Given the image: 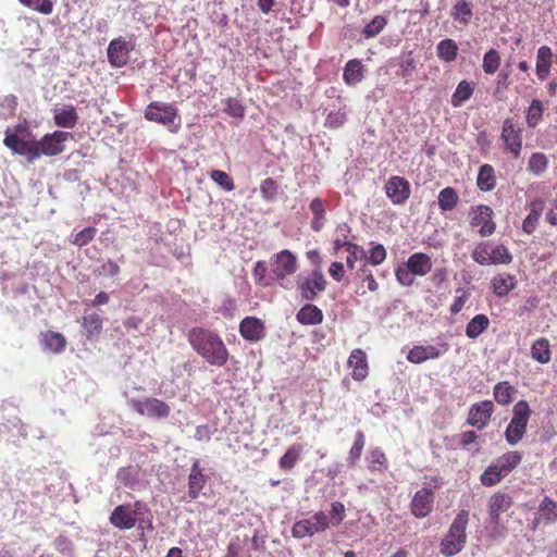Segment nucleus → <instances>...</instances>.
Returning a JSON list of instances; mask_svg holds the SVG:
<instances>
[{"instance_id":"nucleus-1","label":"nucleus","mask_w":557,"mask_h":557,"mask_svg":"<svg viewBox=\"0 0 557 557\" xmlns=\"http://www.w3.org/2000/svg\"><path fill=\"white\" fill-rule=\"evenodd\" d=\"M187 341L197 355L210 366L224 367L227 363L228 349L216 332L203 326H194L187 332Z\"/></svg>"},{"instance_id":"nucleus-2","label":"nucleus","mask_w":557,"mask_h":557,"mask_svg":"<svg viewBox=\"0 0 557 557\" xmlns=\"http://www.w3.org/2000/svg\"><path fill=\"white\" fill-rule=\"evenodd\" d=\"M3 145L18 156L33 163L39 159L38 145L35 136L25 124H17L4 132Z\"/></svg>"},{"instance_id":"nucleus-3","label":"nucleus","mask_w":557,"mask_h":557,"mask_svg":"<svg viewBox=\"0 0 557 557\" xmlns=\"http://www.w3.org/2000/svg\"><path fill=\"white\" fill-rule=\"evenodd\" d=\"M523 454L519 450H508L493 461L481 474L480 481L484 486H494L516 470L522 462Z\"/></svg>"},{"instance_id":"nucleus-4","label":"nucleus","mask_w":557,"mask_h":557,"mask_svg":"<svg viewBox=\"0 0 557 557\" xmlns=\"http://www.w3.org/2000/svg\"><path fill=\"white\" fill-rule=\"evenodd\" d=\"M468 522L469 511L465 509L460 510L440 543V552L442 555L451 557L463 549L467 542Z\"/></svg>"},{"instance_id":"nucleus-5","label":"nucleus","mask_w":557,"mask_h":557,"mask_svg":"<svg viewBox=\"0 0 557 557\" xmlns=\"http://www.w3.org/2000/svg\"><path fill=\"white\" fill-rule=\"evenodd\" d=\"M432 259L424 252H414L395 270L396 281L405 287L412 286L416 276H425L432 270Z\"/></svg>"},{"instance_id":"nucleus-6","label":"nucleus","mask_w":557,"mask_h":557,"mask_svg":"<svg viewBox=\"0 0 557 557\" xmlns=\"http://www.w3.org/2000/svg\"><path fill=\"white\" fill-rule=\"evenodd\" d=\"M531 413L527 400H519L513 406L512 417L505 430V440L509 445L515 446L524 437Z\"/></svg>"},{"instance_id":"nucleus-7","label":"nucleus","mask_w":557,"mask_h":557,"mask_svg":"<svg viewBox=\"0 0 557 557\" xmlns=\"http://www.w3.org/2000/svg\"><path fill=\"white\" fill-rule=\"evenodd\" d=\"M471 257L480 265L509 264L512 261V256L506 246L494 245L490 240L478 243Z\"/></svg>"},{"instance_id":"nucleus-8","label":"nucleus","mask_w":557,"mask_h":557,"mask_svg":"<svg viewBox=\"0 0 557 557\" xmlns=\"http://www.w3.org/2000/svg\"><path fill=\"white\" fill-rule=\"evenodd\" d=\"M500 141L503 152L517 160L521 157L523 148V128L520 123L512 117L503 121L500 131Z\"/></svg>"},{"instance_id":"nucleus-9","label":"nucleus","mask_w":557,"mask_h":557,"mask_svg":"<svg viewBox=\"0 0 557 557\" xmlns=\"http://www.w3.org/2000/svg\"><path fill=\"white\" fill-rule=\"evenodd\" d=\"M145 117L168 127L171 133H177L181 128L178 109L171 103L153 101L145 110Z\"/></svg>"},{"instance_id":"nucleus-10","label":"nucleus","mask_w":557,"mask_h":557,"mask_svg":"<svg viewBox=\"0 0 557 557\" xmlns=\"http://www.w3.org/2000/svg\"><path fill=\"white\" fill-rule=\"evenodd\" d=\"M145 511H148L147 505L143 500H136L134 504H124L116 506L110 515V523L120 530H129L134 528L141 519Z\"/></svg>"},{"instance_id":"nucleus-11","label":"nucleus","mask_w":557,"mask_h":557,"mask_svg":"<svg viewBox=\"0 0 557 557\" xmlns=\"http://www.w3.org/2000/svg\"><path fill=\"white\" fill-rule=\"evenodd\" d=\"M330 524L331 520L329 516L324 511L319 510L309 518L295 522L292 528V535L295 539L313 536L326 531L330 528Z\"/></svg>"},{"instance_id":"nucleus-12","label":"nucleus","mask_w":557,"mask_h":557,"mask_svg":"<svg viewBox=\"0 0 557 557\" xmlns=\"http://www.w3.org/2000/svg\"><path fill=\"white\" fill-rule=\"evenodd\" d=\"M469 219L470 226L478 228V233L482 237H488L496 231L494 211L490 206L478 205L471 207L469 211Z\"/></svg>"},{"instance_id":"nucleus-13","label":"nucleus","mask_w":557,"mask_h":557,"mask_svg":"<svg viewBox=\"0 0 557 557\" xmlns=\"http://www.w3.org/2000/svg\"><path fill=\"white\" fill-rule=\"evenodd\" d=\"M127 405L140 416L148 418L164 419L170 416V406L158 398L149 397L144 400L128 398Z\"/></svg>"},{"instance_id":"nucleus-14","label":"nucleus","mask_w":557,"mask_h":557,"mask_svg":"<svg viewBox=\"0 0 557 557\" xmlns=\"http://www.w3.org/2000/svg\"><path fill=\"white\" fill-rule=\"evenodd\" d=\"M272 275L277 281H283L298 270L297 257L288 249L274 253L270 260Z\"/></svg>"},{"instance_id":"nucleus-15","label":"nucleus","mask_w":557,"mask_h":557,"mask_svg":"<svg viewBox=\"0 0 557 557\" xmlns=\"http://www.w3.org/2000/svg\"><path fill=\"white\" fill-rule=\"evenodd\" d=\"M326 280L320 269L313 270L308 276L299 275L297 288L305 300H314L319 293L326 288Z\"/></svg>"},{"instance_id":"nucleus-16","label":"nucleus","mask_w":557,"mask_h":557,"mask_svg":"<svg viewBox=\"0 0 557 557\" xmlns=\"http://www.w3.org/2000/svg\"><path fill=\"white\" fill-rule=\"evenodd\" d=\"M72 138V134L62 131L46 134L37 140L39 158L41 156L53 157L64 151V143Z\"/></svg>"},{"instance_id":"nucleus-17","label":"nucleus","mask_w":557,"mask_h":557,"mask_svg":"<svg viewBox=\"0 0 557 557\" xmlns=\"http://www.w3.org/2000/svg\"><path fill=\"white\" fill-rule=\"evenodd\" d=\"M449 349L446 342L437 345H414L407 354V360L413 364H420L431 359H438Z\"/></svg>"},{"instance_id":"nucleus-18","label":"nucleus","mask_w":557,"mask_h":557,"mask_svg":"<svg viewBox=\"0 0 557 557\" xmlns=\"http://www.w3.org/2000/svg\"><path fill=\"white\" fill-rule=\"evenodd\" d=\"M384 189L387 198L396 206L405 205L411 195L409 181L398 175L391 176Z\"/></svg>"},{"instance_id":"nucleus-19","label":"nucleus","mask_w":557,"mask_h":557,"mask_svg":"<svg viewBox=\"0 0 557 557\" xmlns=\"http://www.w3.org/2000/svg\"><path fill=\"white\" fill-rule=\"evenodd\" d=\"M494 410L492 400L475 403L469 409L467 423L478 430H483L488 425Z\"/></svg>"},{"instance_id":"nucleus-20","label":"nucleus","mask_w":557,"mask_h":557,"mask_svg":"<svg viewBox=\"0 0 557 557\" xmlns=\"http://www.w3.org/2000/svg\"><path fill=\"white\" fill-rule=\"evenodd\" d=\"M433 506L434 493L431 488L423 487L414 493L410 503V510L416 518H424L432 512Z\"/></svg>"},{"instance_id":"nucleus-21","label":"nucleus","mask_w":557,"mask_h":557,"mask_svg":"<svg viewBox=\"0 0 557 557\" xmlns=\"http://www.w3.org/2000/svg\"><path fill=\"white\" fill-rule=\"evenodd\" d=\"M239 334L248 342H259L265 336L264 322L256 317H246L239 323Z\"/></svg>"},{"instance_id":"nucleus-22","label":"nucleus","mask_w":557,"mask_h":557,"mask_svg":"<svg viewBox=\"0 0 557 557\" xmlns=\"http://www.w3.org/2000/svg\"><path fill=\"white\" fill-rule=\"evenodd\" d=\"M208 482V476L203 472V468L200 466L199 460H194L188 475V497L190 500H195L199 497L200 493L205 488Z\"/></svg>"},{"instance_id":"nucleus-23","label":"nucleus","mask_w":557,"mask_h":557,"mask_svg":"<svg viewBox=\"0 0 557 557\" xmlns=\"http://www.w3.org/2000/svg\"><path fill=\"white\" fill-rule=\"evenodd\" d=\"M512 505L513 499L508 493H494L488 500V513L491 521L495 524H498L500 520V515L509 510Z\"/></svg>"},{"instance_id":"nucleus-24","label":"nucleus","mask_w":557,"mask_h":557,"mask_svg":"<svg viewBox=\"0 0 557 557\" xmlns=\"http://www.w3.org/2000/svg\"><path fill=\"white\" fill-rule=\"evenodd\" d=\"M131 48L123 38L113 39L108 47V60L112 66L122 67L129 59Z\"/></svg>"},{"instance_id":"nucleus-25","label":"nucleus","mask_w":557,"mask_h":557,"mask_svg":"<svg viewBox=\"0 0 557 557\" xmlns=\"http://www.w3.org/2000/svg\"><path fill=\"white\" fill-rule=\"evenodd\" d=\"M347 366L352 370L351 376L355 381H363L369 374L367 355L360 348H356L350 352Z\"/></svg>"},{"instance_id":"nucleus-26","label":"nucleus","mask_w":557,"mask_h":557,"mask_svg":"<svg viewBox=\"0 0 557 557\" xmlns=\"http://www.w3.org/2000/svg\"><path fill=\"white\" fill-rule=\"evenodd\" d=\"M553 51L548 46H541L537 49L535 73L540 81H545L553 65Z\"/></svg>"},{"instance_id":"nucleus-27","label":"nucleus","mask_w":557,"mask_h":557,"mask_svg":"<svg viewBox=\"0 0 557 557\" xmlns=\"http://www.w3.org/2000/svg\"><path fill=\"white\" fill-rule=\"evenodd\" d=\"M517 284L518 282L516 276L509 273L497 274L491 281L493 293L500 298L507 296L512 289H515Z\"/></svg>"},{"instance_id":"nucleus-28","label":"nucleus","mask_w":557,"mask_h":557,"mask_svg":"<svg viewBox=\"0 0 557 557\" xmlns=\"http://www.w3.org/2000/svg\"><path fill=\"white\" fill-rule=\"evenodd\" d=\"M450 16L463 26H467L473 16V5L469 0H456L451 7Z\"/></svg>"},{"instance_id":"nucleus-29","label":"nucleus","mask_w":557,"mask_h":557,"mask_svg":"<svg viewBox=\"0 0 557 557\" xmlns=\"http://www.w3.org/2000/svg\"><path fill=\"white\" fill-rule=\"evenodd\" d=\"M54 123L59 127L73 128L78 122V114L73 106L54 109Z\"/></svg>"},{"instance_id":"nucleus-30","label":"nucleus","mask_w":557,"mask_h":557,"mask_svg":"<svg viewBox=\"0 0 557 557\" xmlns=\"http://www.w3.org/2000/svg\"><path fill=\"white\" fill-rule=\"evenodd\" d=\"M304 447L300 444L290 445L284 455L278 459V467L281 470L288 472L292 471L297 462L301 460Z\"/></svg>"},{"instance_id":"nucleus-31","label":"nucleus","mask_w":557,"mask_h":557,"mask_svg":"<svg viewBox=\"0 0 557 557\" xmlns=\"http://www.w3.org/2000/svg\"><path fill=\"white\" fill-rule=\"evenodd\" d=\"M363 77L364 66L362 62L358 59L349 60L344 67V82L349 86H354L360 83L363 79Z\"/></svg>"},{"instance_id":"nucleus-32","label":"nucleus","mask_w":557,"mask_h":557,"mask_svg":"<svg viewBox=\"0 0 557 557\" xmlns=\"http://www.w3.org/2000/svg\"><path fill=\"white\" fill-rule=\"evenodd\" d=\"M323 312L315 305H305L296 314L297 321L302 325H317L323 321Z\"/></svg>"},{"instance_id":"nucleus-33","label":"nucleus","mask_w":557,"mask_h":557,"mask_svg":"<svg viewBox=\"0 0 557 557\" xmlns=\"http://www.w3.org/2000/svg\"><path fill=\"white\" fill-rule=\"evenodd\" d=\"M497 178L494 168L485 163L479 169L476 186L482 191H491L496 187Z\"/></svg>"},{"instance_id":"nucleus-34","label":"nucleus","mask_w":557,"mask_h":557,"mask_svg":"<svg viewBox=\"0 0 557 557\" xmlns=\"http://www.w3.org/2000/svg\"><path fill=\"white\" fill-rule=\"evenodd\" d=\"M368 469L371 472L384 473L388 469V460L385 453L380 447L370 449L368 457Z\"/></svg>"},{"instance_id":"nucleus-35","label":"nucleus","mask_w":557,"mask_h":557,"mask_svg":"<svg viewBox=\"0 0 557 557\" xmlns=\"http://www.w3.org/2000/svg\"><path fill=\"white\" fill-rule=\"evenodd\" d=\"M309 208L313 215L311 221V228L314 232H320L323 228L325 222V201L319 197H315L311 200Z\"/></svg>"},{"instance_id":"nucleus-36","label":"nucleus","mask_w":557,"mask_h":557,"mask_svg":"<svg viewBox=\"0 0 557 557\" xmlns=\"http://www.w3.org/2000/svg\"><path fill=\"white\" fill-rule=\"evenodd\" d=\"M531 357L535 361L546 364L552 359L550 343L547 338H537L531 346Z\"/></svg>"},{"instance_id":"nucleus-37","label":"nucleus","mask_w":557,"mask_h":557,"mask_svg":"<svg viewBox=\"0 0 557 557\" xmlns=\"http://www.w3.org/2000/svg\"><path fill=\"white\" fill-rule=\"evenodd\" d=\"M41 343L46 349L54 354L62 352L66 346L65 337L61 333L54 331H47L42 333Z\"/></svg>"},{"instance_id":"nucleus-38","label":"nucleus","mask_w":557,"mask_h":557,"mask_svg":"<svg viewBox=\"0 0 557 557\" xmlns=\"http://www.w3.org/2000/svg\"><path fill=\"white\" fill-rule=\"evenodd\" d=\"M366 445V435L362 431H357L355 434L354 443L348 451L347 463L350 468H355L358 466V462L361 458L363 448Z\"/></svg>"},{"instance_id":"nucleus-39","label":"nucleus","mask_w":557,"mask_h":557,"mask_svg":"<svg viewBox=\"0 0 557 557\" xmlns=\"http://www.w3.org/2000/svg\"><path fill=\"white\" fill-rule=\"evenodd\" d=\"M490 326V319L485 314L474 315L466 326V335L469 338L479 337Z\"/></svg>"},{"instance_id":"nucleus-40","label":"nucleus","mask_w":557,"mask_h":557,"mask_svg":"<svg viewBox=\"0 0 557 557\" xmlns=\"http://www.w3.org/2000/svg\"><path fill=\"white\" fill-rule=\"evenodd\" d=\"M350 232L351 228L347 223H342L337 225L336 237L333 240L334 253H337L339 250L345 248L356 249L354 247V243L348 239Z\"/></svg>"},{"instance_id":"nucleus-41","label":"nucleus","mask_w":557,"mask_h":557,"mask_svg":"<svg viewBox=\"0 0 557 557\" xmlns=\"http://www.w3.org/2000/svg\"><path fill=\"white\" fill-rule=\"evenodd\" d=\"M437 199L438 207L444 212L454 210L459 202V196L453 187L443 188L440 191Z\"/></svg>"},{"instance_id":"nucleus-42","label":"nucleus","mask_w":557,"mask_h":557,"mask_svg":"<svg viewBox=\"0 0 557 557\" xmlns=\"http://www.w3.org/2000/svg\"><path fill=\"white\" fill-rule=\"evenodd\" d=\"M515 393L516 388L507 381L497 383L493 389L495 400L503 406H507L512 401V396Z\"/></svg>"},{"instance_id":"nucleus-43","label":"nucleus","mask_w":557,"mask_h":557,"mask_svg":"<svg viewBox=\"0 0 557 557\" xmlns=\"http://www.w3.org/2000/svg\"><path fill=\"white\" fill-rule=\"evenodd\" d=\"M548 158L543 152H533L528 160L527 170L534 176L542 175L548 168Z\"/></svg>"},{"instance_id":"nucleus-44","label":"nucleus","mask_w":557,"mask_h":557,"mask_svg":"<svg viewBox=\"0 0 557 557\" xmlns=\"http://www.w3.org/2000/svg\"><path fill=\"white\" fill-rule=\"evenodd\" d=\"M544 104L539 99H533L527 110L525 122L531 128H535L543 120Z\"/></svg>"},{"instance_id":"nucleus-45","label":"nucleus","mask_w":557,"mask_h":557,"mask_svg":"<svg viewBox=\"0 0 557 557\" xmlns=\"http://www.w3.org/2000/svg\"><path fill=\"white\" fill-rule=\"evenodd\" d=\"M473 91L474 88L471 83L461 81L451 96V106L455 108L462 106L467 100L471 98Z\"/></svg>"},{"instance_id":"nucleus-46","label":"nucleus","mask_w":557,"mask_h":557,"mask_svg":"<svg viewBox=\"0 0 557 557\" xmlns=\"http://www.w3.org/2000/svg\"><path fill=\"white\" fill-rule=\"evenodd\" d=\"M458 46L449 38L443 39L437 44V57L445 61L451 62L457 58Z\"/></svg>"},{"instance_id":"nucleus-47","label":"nucleus","mask_w":557,"mask_h":557,"mask_svg":"<svg viewBox=\"0 0 557 557\" xmlns=\"http://www.w3.org/2000/svg\"><path fill=\"white\" fill-rule=\"evenodd\" d=\"M539 513L546 523H554L557 520V503L545 496L540 504Z\"/></svg>"},{"instance_id":"nucleus-48","label":"nucleus","mask_w":557,"mask_h":557,"mask_svg":"<svg viewBox=\"0 0 557 557\" xmlns=\"http://www.w3.org/2000/svg\"><path fill=\"white\" fill-rule=\"evenodd\" d=\"M500 66V54L496 49H490L485 52L482 62V69L485 74H495Z\"/></svg>"},{"instance_id":"nucleus-49","label":"nucleus","mask_w":557,"mask_h":557,"mask_svg":"<svg viewBox=\"0 0 557 557\" xmlns=\"http://www.w3.org/2000/svg\"><path fill=\"white\" fill-rule=\"evenodd\" d=\"M83 326L87 332V338L90 339L99 335L102 330V319L98 313H90L83 318Z\"/></svg>"},{"instance_id":"nucleus-50","label":"nucleus","mask_w":557,"mask_h":557,"mask_svg":"<svg viewBox=\"0 0 557 557\" xmlns=\"http://www.w3.org/2000/svg\"><path fill=\"white\" fill-rule=\"evenodd\" d=\"M386 24H387V21L384 16L376 15L371 20V22H369L364 26V28L362 30V35L366 38H373L383 30V28L385 27Z\"/></svg>"},{"instance_id":"nucleus-51","label":"nucleus","mask_w":557,"mask_h":557,"mask_svg":"<svg viewBox=\"0 0 557 557\" xmlns=\"http://www.w3.org/2000/svg\"><path fill=\"white\" fill-rule=\"evenodd\" d=\"M211 180L226 191H232L235 188L233 178L224 171L212 170L210 172Z\"/></svg>"},{"instance_id":"nucleus-52","label":"nucleus","mask_w":557,"mask_h":557,"mask_svg":"<svg viewBox=\"0 0 557 557\" xmlns=\"http://www.w3.org/2000/svg\"><path fill=\"white\" fill-rule=\"evenodd\" d=\"M23 5L48 15L53 11V2L51 0H18Z\"/></svg>"},{"instance_id":"nucleus-53","label":"nucleus","mask_w":557,"mask_h":557,"mask_svg":"<svg viewBox=\"0 0 557 557\" xmlns=\"http://www.w3.org/2000/svg\"><path fill=\"white\" fill-rule=\"evenodd\" d=\"M277 190H278V185L271 177L263 180L260 184L261 196L263 199H265L268 201L274 200L276 198Z\"/></svg>"},{"instance_id":"nucleus-54","label":"nucleus","mask_w":557,"mask_h":557,"mask_svg":"<svg viewBox=\"0 0 557 557\" xmlns=\"http://www.w3.org/2000/svg\"><path fill=\"white\" fill-rule=\"evenodd\" d=\"M267 272H268V268H267L265 262L264 261H257L255 267H253V270H252V275H253V278H255V283L258 286H261V287L270 286L271 283H270V281L267 277Z\"/></svg>"},{"instance_id":"nucleus-55","label":"nucleus","mask_w":557,"mask_h":557,"mask_svg":"<svg viewBox=\"0 0 557 557\" xmlns=\"http://www.w3.org/2000/svg\"><path fill=\"white\" fill-rule=\"evenodd\" d=\"M387 252L382 244H375L369 250V255L366 256L367 261L372 265H379L386 259Z\"/></svg>"},{"instance_id":"nucleus-56","label":"nucleus","mask_w":557,"mask_h":557,"mask_svg":"<svg viewBox=\"0 0 557 557\" xmlns=\"http://www.w3.org/2000/svg\"><path fill=\"white\" fill-rule=\"evenodd\" d=\"M97 234V228L89 226L85 227L81 232H78L75 236L72 243L77 247H83L89 244L91 240H94L95 236Z\"/></svg>"},{"instance_id":"nucleus-57","label":"nucleus","mask_w":557,"mask_h":557,"mask_svg":"<svg viewBox=\"0 0 557 557\" xmlns=\"http://www.w3.org/2000/svg\"><path fill=\"white\" fill-rule=\"evenodd\" d=\"M347 121V115L344 111L330 112L325 119L324 125L327 128H338Z\"/></svg>"},{"instance_id":"nucleus-58","label":"nucleus","mask_w":557,"mask_h":557,"mask_svg":"<svg viewBox=\"0 0 557 557\" xmlns=\"http://www.w3.org/2000/svg\"><path fill=\"white\" fill-rule=\"evenodd\" d=\"M345 505L342 502H333L331 504L332 524L339 525L346 517Z\"/></svg>"},{"instance_id":"nucleus-59","label":"nucleus","mask_w":557,"mask_h":557,"mask_svg":"<svg viewBox=\"0 0 557 557\" xmlns=\"http://www.w3.org/2000/svg\"><path fill=\"white\" fill-rule=\"evenodd\" d=\"M354 247L356 249L345 248V250L348 252V256L346 258V264H347L348 269H350V270L355 269L356 262L358 261V259L360 257L366 256V251L361 246L354 243Z\"/></svg>"},{"instance_id":"nucleus-60","label":"nucleus","mask_w":557,"mask_h":557,"mask_svg":"<svg viewBox=\"0 0 557 557\" xmlns=\"http://www.w3.org/2000/svg\"><path fill=\"white\" fill-rule=\"evenodd\" d=\"M119 273H120V265L111 259L107 260L98 269L99 275L113 277V276L117 275Z\"/></svg>"},{"instance_id":"nucleus-61","label":"nucleus","mask_w":557,"mask_h":557,"mask_svg":"<svg viewBox=\"0 0 557 557\" xmlns=\"http://www.w3.org/2000/svg\"><path fill=\"white\" fill-rule=\"evenodd\" d=\"M225 112L234 117H243L245 114L244 107L236 99H228Z\"/></svg>"},{"instance_id":"nucleus-62","label":"nucleus","mask_w":557,"mask_h":557,"mask_svg":"<svg viewBox=\"0 0 557 557\" xmlns=\"http://www.w3.org/2000/svg\"><path fill=\"white\" fill-rule=\"evenodd\" d=\"M329 273L334 281L342 282L345 275L344 264L339 261L332 262L329 269Z\"/></svg>"},{"instance_id":"nucleus-63","label":"nucleus","mask_w":557,"mask_h":557,"mask_svg":"<svg viewBox=\"0 0 557 557\" xmlns=\"http://www.w3.org/2000/svg\"><path fill=\"white\" fill-rule=\"evenodd\" d=\"M361 273L363 275V280L367 282L368 289L370 292H376L379 289V284L375 281L371 271L367 270L366 267L361 269Z\"/></svg>"},{"instance_id":"nucleus-64","label":"nucleus","mask_w":557,"mask_h":557,"mask_svg":"<svg viewBox=\"0 0 557 557\" xmlns=\"http://www.w3.org/2000/svg\"><path fill=\"white\" fill-rule=\"evenodd\" d=\"M478 434L474 431H465L460 434L459 443L462 447H468L478 440Z\"/></svg>"}]
</instances>
